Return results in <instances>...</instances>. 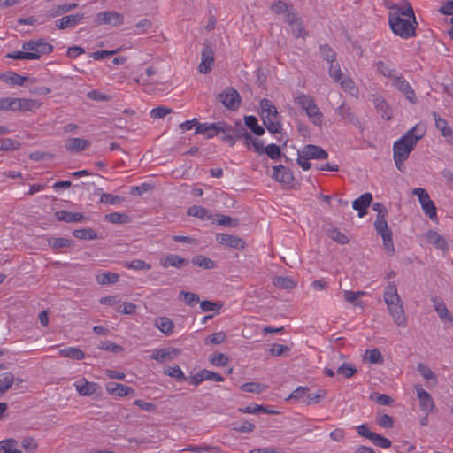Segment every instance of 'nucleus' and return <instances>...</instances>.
Segmentation results:
<instances>
[{
  "label": "nucleus",
  "mask_w": 453,
  "mask_h": 453,
  "mask_svg": "<svg viewBox=\"0 0 453 453\" xmlns=\"http://www.w3.org/2000/svg\"><path fill=\"white\" fill-rule=\"evenodd\" d=\"M388 24L395 35L403 39L415 36L418 22L411 4L405 2L404 8L402 11L389 12Z\"/></svg>",
  "instance_id": "nucleus-1"
},
{
  "label": "nucleus",
  "mask_w": 453,
  "mask_h": 453,
  "mask_svg": "<svg viewBox=\"0 0 453 453\" xmlns=\"http://www.w3.org/2000/svg\"><path fill=\"white\" fill-rule=\"evenodd\" d=\"M424 133L419 132L418 127H413L394 143V160L398 170L403 172V162L407 160L410 153L415 148L418 141L423 137Z\"/></svg>",
  "instance_id": "nucleus-2"
},
{
  "label": "nucleus",
  "mask_w": 453,
  "mask_h": 453,
  "mask_svg": "<svg viewBox=\"0 0 453 453\" xmlns=\"http://www.w3.org/2000/svg\"><path fill=\"white\" fill-rule=\"evenodd\" d=\"M383 297L395 324L400 327H406L407 318L403 302L397 292V287L394 282H389L385 288Z\"/></svg>",
  "instance_id": "nucleus-3"
},
{
  "label": "nucleus",
  "mask_w": 453,
  "mask_h": 453,
  "mask_svg": "<svg viewBox=\"0 0 453 453\" xmlns=\"http://www.w3.org/2000/svg\"><path fill=\"white\" fill-rule=\"evenodd\" d=\"M260 116L266 129L272 134L280 133L282 128L280 115L273 103L267 98H264L260 101Z\"/></svg>",
  "instance_id": "nucleus-4"
},
{
  "label": "nucleus",
  "mask_w": 453,
  "mask_h": 453,
  "mask_svg": "<svg viewBox=\"0 0 453 453\" xmlns=\"http://www.w3.org/2000/svg\"><path fill=\"white\" fill-rule=\"evenodd\" d=\"M295 103L303 111L311 121L316 126H321L323 122V113L320 111L312 96L305 94L298 95L295 98Z\"/></svg>",
  "instance_id": "nucleus-5"
},
{
  "label": "nucleus",
  "mask_w": 453,
  "mask_h": 453,
  "mask_svg": "<svg viewBox=\"0 0 453 453\" xmlns=\"http://www.w3.org/2000/svg\"><path fill=\"white\" fill-rule=\"evenodd\" d=\"M386 218L387 217L376 218L374 227L377 234L380 235L383 240V245L387 253L391 256L395 253V247L392 231L388 228Z\"/></svg>",
  "instance_id": "nucleus-6"
},
{
  "label": "nucleus",
  "mask_w": 453,
  "mask_h": 453,
  "mask_svg": "<svg viewBox=\"0 0 453 453\" xmlns=\"http://www.w3.org/2000/svg\"><path fill=\"white\" fill-rule=\"evenodd\" d=\"M232 130V126L225 122L199 123L196 128V134H203L206 138L211 139L219 133H229Z\"/></svg>",
  "instance_id": "nucleus-7"
},
{
  "label": "nucleus",
  "mask_w": 453,
  "mask_h": 453,
  "mask_svg": "<svg viewBox=\"0 0 453 453\" xmlns=\"http://www.w3.org/2000/svg\"><path fill=\"white\" fill-rule=\"evenodd\" d=\"M417 196L424 212L432 220L437 219L436 207L434 203L430 199L427 191L422 188H416L412 191Z\"/></svg>",
  "instance_id": "nucleus-8"
},
{
  "label": "nucleus",
  "mask_w": 453,
  "mask_h": 453,
  "mask_svg": "<svg viewBox=\"0 0 453 453\" xmlns=\"http://www.w3.org/2000/svg\"><path fill=\"white\" fill-rule=\"evenodd\" d=\"M41 103L30 98L9 97V111H32L39 109Z\"/></svg>",
  "instance_id": "nucleus-9"
},
{
  "label": "nucleus",
  "mask_w": 453,
  "mask_h": 453,
  "mask_svg": "<svg viewBox=\"0 0 453 453\" xmlns=\"http://www.w3.org/2000/svg\"><path fill=\"white\" fill-rule=\"evenodd\" d=\"M286 22L291 27L292 35L296 38L305 39L307 37L308 33L296 12H288L286 16Z\"/></svg>",
  "instance_id": "nucleus-10"
},
{
  "label": "nucleus",
  "mask_w": 453,
  "mask_h": 453,
  "mask_svg": "<svg viewBox=\"0 0 453 453\" xmlns=\"http://www.w3.org/2000/svg\"><path fill=\"white\" fill-rule=\"evenodd\" d=\"M22 49L28 53L37 54L39 59L42 55L50 54L53 50V46L45 42L43 39H38L23 42Z\"/></svg>",
  "instance_id": "nucleus-11"
},
{
  "label": "nucleus",
  "mask_w": 453,
  "mask_h": 453,
  "mask_svg": "<svg viewBox=\"0 0 453 453\" xmlns=\"http://www.w3.org/2000/svg\"><path fill=\"white\" fill-rule=\"evenodd\" d=\"M392 84L411 104H414L417 103L415 91L412 89L410 83L404 79L403 74L398 73L394 77Z\"/></svg>",
  "instance_id": "nucleus-12"
},
{
  "label": "nucleus",
  "mask_w": 453,
  "mask_h": 453,
  "mask_svg": "<svg viewBox=\"0 0 453 453\" xmlns=\"http://www.w3.org/2000/svg\"><path fill=\"white\" fill-rule=\"evenodd\" d=\"M214 64V50L209 42L203 43L201 63L198 70L201 73H208Z\"/></svg>",
  "instance_id": "nucleus-13"
},
{
  "label": "nucleus",
  "mask_w": 453,
  "mask_h": 453,
  "mask_svg": "<svg viewBox=\"0 0 453 453\" xmlns=\"http://www.w3.org/2000/svg\"><path fill=\"white\" fill-rule=\"evenodd\" d=\"M219 100L225 107L236 110L240 106L241 96L234 88H227L219 95Z\"/></svg>",
  "instance_id": "nucleus-14"
},
{
  "label": "nucleus",
  "mask_w": 453,
  "mask_h": 453,
  "mask_svg": "<svg viewBox=\"0 0 453 453\" xmlns=\"http://www.w3.org/2000/svg\"><path fill=\"white\" fill-rule=\"evenodd\" d=\"M298 156L303 159H326L328 153L319 146L308 144L298 152Z\"/></svg>",
  "instance_id": "nucleus-15"
},
{
  "label": "nucleus",
  "mask_w": 453,
  "mask_h": 453,
  "mask_svg": "<svg viewBox=\"0 0 453 453\" xmlns=\"http://www.w3.org/2000/svg\"><path fill=\"white\" fill-rule=\"evenodd\" d=\"M273 178L280 182L281 184L290 187L294 180V176L292 172L284 165H276L273 167Z\"/></svg>",
  "instance_id": "nucleus-16"
},
{
  "label": "nucleus",
  "mask_w": 453,
  "mask_h": 453,
  "mask_svg": "<svg viewBox=\"0 0 453 453\" xmlns=\"http://www.w3.org/2000/svg\"><path fill=\"white\" fill-rule=\"evenodd\" d=\"M216 241L222 245L233 249L241 250L245 247V242L242 238L232 234H217Z\"/></svg>",
  "instance_id": "nucleus-17"
},
{
  "label": "nucleus",
  "mask_w": 453,
  "mask_h": 453,
  "mask_svg": "<svg viewBox=\"0 0 453 453\" xmlns=\"http://www.w3.org/2000/svg\"><path fill=\"white\" fill-rule=\"evenodd\" d=\"M96 21L98 25L111 24L117 26L122 24L123 16L116 12H102L96 15Z\"/></svg>",
  "instance_id": "nucleus-18"
},
{
  "label": "nucleus",
  "mask_w": 453,
  "mask_h": 453,
  "mask_svg": "<svg viewBox=\"0 0 453 453\" xmlns=\"http://www.w3.org/2000/svg\"><path fill=\"white\" fill-rule=\"evenodd\" d=\"M417 396L419 400L420 409L428 415L434 409V403L431 395L422 388H417Z\"/></svg>",
  "instance_id": "nucleus-19"
},
{
  "label": "nucleus",
  "mask_w": 453,
  "mask_h": 453,
  "mask_svg": "<svg viewBox=\"0 0 453 453\" xmlns=\"http://www.w3.org/2000/svg\"><path fill=\"white\" fill-rule=\"evenodd\" d=\"M191 380L195 386H197L203 380H213L217 382H221L224 381V378L217 372L204 369L193 375Z\"/></svg>",
  "instance_id": "nucleus-20"
},
{
  "label": "nucleus",
  "mask_w": 453,
  "mask_h": 453,
  "mask_svg": "<svg viewBox=\"0 0 453 453\" xmlns=\"http://www.w3.org/2000/svg\"><path fill=\"white\" fill-rule=\"evenodd\" d=\"M84 18L83 13H76L68 16H65L55 22V26L58 29L73 28L77 26L81 20Z\"/></svg>",
  "instance_id": "nucleus-21"
},
{
  "label": "nucleus",
  "mask_w": 453,
  "mask_h": 453,
  "mask_svg": "<svg viewBox=\"0 0 453 453\" xmlns=\"http://www.w3.org/2000/svg\"><path fill=\"white\" fill-rule=\"evenodd\" d=\"M74 386L79 395L82 396L92 395L99 388L97 383L88 381L86 379L76 381Z\"/></svg>",
  "instance_id": "nucleus-22"
},
{
  "label": "nucleus",
  "mask_w": 453,
  "mask_h": 453,
  "mask_svg": "<svg viewBox=\"0 0 453 453\" xmlns=\"http://www.w3.org/2000/svg\"><path fill=\"white\" fill-rule=\"evenodd\" d=\"M372 201V196L371 193H365L353 202V209L358 211L360 218L366 214V210L370 206Z\"/></svg>",
  "instance_id": "nucleus-23"
},
{
  "label": "nucleus",
  "mask_w": 453,
  "mask_h": 453,
  "mask_svg": "<svg viewBox=\"0 0 453 453\" xmlns=\"http://www.w3.org/2000/svg\"><path fill=\"white\" fill-rule=\"evenodd\" d=\"M337 114L342 118V119L346 120L349 124L359 127L360 121L356 114L351 111V108L342 103L336 110Z\"/></svg>",
  "instance_id": "nucleus-24"
},
{
  "label": "nucleus",
  "mask_w": 453,
  "mask_h": 453,
  "mask_svg": "<svg viewBox=\"0 0 453 453\" xmlns=\"http://www.w3.org/2000/svg\"><path fill=\"white\" fill-rule=\"evenodd\" d=\"M189 261L186 258H182L178 255L170 254L166 256L165 258L160 260V265L164 268H167L169 266H173L178 269L183 268L188 265Z\"/></svg>",
  "instance_id": "nucleus-25"
},
{
  "label": "nucleus",
  "mask_w": 453,
  "mask_h": 453,
  "mask_svg": "<svg viewBox=\"0 0 453 453\" xmlns=\"http://www.w3.org/2000/svg\"><path fill=\"white\" fill-rule=\"evenodd\" d=\"M106 391L110 395H117V396H125L128 394H134V390L128 386L124 384L117 383V382H108L105 386Z\"/></svg>",
  "instance_id": "nucleus-26"
},
{
  "label": "nucleus",
  "mask_w": 453,
  "mask_h": 453,
  "mask_svg": "<svg viewBox=\"0 0 453 453\" xmlns=\"http://www.w3.org/2000/svg\"><path fill=\"white\" fill-rule=\"evenodd\" d=\"M426 240L429 243L433 244L435 248L445 250L448 249V243L444 237L438 234L436 231L429 230L426 234Z\"/></svg>",
  "instance_id": "nucleus-27"
},
{
  "label": "nucleus",
  "mask_w": 453,
  "mask_h": 453,
  "mask_svg": "<svg viewBox=\"0 0 453 453\" xmlns=\"http://www.w3.org/2000/svg\"><path fill=\"white\" fill-rule=\"evenodd\" d=\"M180 349L170 350L168 349H155L150 357L158 362L173 359L179 353Z\"/></svg>",
  "instance_id": "nucleus-28"
},
{
  "label": "nucleus",
  "mask_w": 453,
  "mask_h": 453,
  "mask_svg": "<svg viewBox=\"0 0 453 453\" xmlns=\"http://www.w3.org/2000/svg\"><path fill=\"white\" fill-rule=\"evenodd\" d=\"M55 216L59 221L67 223L81 222L84 219L83 214L81 212H72L65 210L57 211Z\"/></svg>",
  "instance_id": "nucleus-29"
},
{
  "label": "nucleus",
  "mask_w": 453,
  "mask_h": 453,
  "mask_svg": "<svg viewBox=\"0 0 453 453\" xmlns=\"http://www.w3.org/2000/svg\"><path fill=\"white\" fill-rule=\"evenodd\" d=\"M434 310L440 316V318L443 320L449 321L453 323V317L448 308L446 307L445 303L440 299L439 297H434L432 299Z\"/></svg>",
  "instance_id": "nucleus-30"
},
{
  "label": "nucleus",
  "mask_w": 453,
  "mask_h": 453,
  "mask_svg": "<svg viewBox=\"0 0 453 453\" xmlns=\"http://www.w3.org/2000/svg\"><path fill=\"white\" fill-rule=\"evenodd\" d=\"M154 326L163 334L170 335L173 332V321L167 317L157 318L154 321Z\"/></svg>",
  "instance_id": "nucleus-31"
},
{
  "label": "nucleus",
  "mask_w": 453,
  "mask_h": 453,
  "mask_svg": "<svg viewBox=\"0 0 453 453\" xmlns=\"http://www.w3.org/2000/svg\"><path fill=\"white\" fill-rule=\"evenodd\" d=\"M89 145V142L83 138H71L66 141L65 149L70 152H80Z\"/></svg>",
  "instance_id": "nucleus-32"
},
{
  "label": "nucleus",
  "mask_w": 453,
  "mask_h": 453,
  "mask_svg": "<svg viewBox=\"0 0 453 453\" xmlns=\"http://www.w3.org/2000/svg\"><path fill=\"white\" fill-rule=\"evenodd\" d=\"M374 106L382 119L389 120L392 118V110L388 104L382 97H376L373 101Z\"/></svg>",
  "instance_id": "nucleus-33"
},
{
  "label": "nucleus",
  "mask_w": 453,
  "mask_h": 453,
  "mask_svg": "<svg viewBox=\"0 0 453 453\" xmlns=\"http://www.w3.org/2000/svg\"><path fill=\"white\" fill-rule=\"evenodd\" d=\"M273 285L280 289H292L296 286V283L290 277L277 276L273 279Z\"/></svg>",
  "instance_id": "nucleus-34"
},
{
  "label": "nucleus",
  "mask_w": 453,
  "mask_h": 453,
  "mask_svg": "<svg viewBox=\"0 0 453 453\" xmlns=\"http://www.w3.org/2000/svg\"><path fill=\"white\" fill-rule=\"evenodd\" d=\"M14 380V375L11 372L0 375V396L12 388Z\"/></svg>",
  "instance_id": "nucleus-35"
},
{
  "label": "nucleus",
  "mask_w": 453,
  "mask_h": 453,
  "mask_svg": "<svg viewBox=\"0 0 453 453\" xmlns=\"http://www.w3.org/2000/svg\"><path fill=\"white\" fill-rule=\"evenodd\" d=\"M245 126L251 130L256 135L261 136L265 134L263 127L258 125L257 119L255 116H246L244 118Z\"/></svg>",
  "instance_id": "nucleus-36"
},
{
  "label": "nucleus",
  "mask_w": 453,
  "mask_h": 453,
  "mask_svg": "<svg viewBox=\"0 0 453 453\" xmlns=\"http://www.w3.org/2000/svg\"><path fill=\"white\" fill-rule=\"evenodd\" d=\"M187 214L200 219H210L211 218V215H210V212L206 208L197 205L189 207Z\"/></svg>",
  "instance_id": "nucleus-37"
},
{
  "label": "nucleus",
  "mask_w": 453,
  "mask_h": 453,
  "mask_svg": "<svg viewBox=\"0 0 453 453\" xmlns=\"http://www.w3.org/2000/svg\"><path fill=\"white\" fill-rule=\"evenodd\" d=\"M119 275L115 273L107 272L96 276V282L100 285H110L116 283Z\"/></svg>",
  "instance_id": "nucleus-38"
},
{
  "label": "nucleus",
  "mask_w": 453,
  "mask_h": 453,
  "mask_svg": "<svg viewBox=\"0 0 453 453\" xmlns=\"http://www.w3.org/2000/svg\"><path fill=\"white\" fill-rule=\"evenodd\" d=\"M1 79L7 83H10L12 85H19V86L24 85V82L28 80L27 77L19 75L16 73H12V72L4 73L1 76Z\"/></svg>",
  "instance_id": "nucleus-39"
},
{
  "label": "nucleus",
  "mask_w": 453,
  "mask_h": 453,
  "mask_svg": "<svg viewBox=\"0 0 453 453\" xmlns=\"http://www.w3.org/2000/svg\"><path fill=\"white\" fill-rule=\"evenodd\" d=\"M59 354L62 357H69L73 360H81L85 357V354L81 349H80L78 348H73V347H68V348L60 349Z\"/></svg>",
  "instance_id": "nucleus-40"
},
{
  "label": "nucleus",
  "mask_w": 453,
  "mask_h": 453,
  "mask_svg": "<svg viewBox=\"0 0 453 453\" xmlns=\"http://www.w3.org/2000/svg\"><path fill=\"white\" fill-rule=\"evenodd\" d=\"M77 6H78V4H76V3L58 5L57 7L50 10L48 14H49V17L55 18V17L60 16L62 14H65L72 10H74L75 8H77Z\"/></svg>",
  "instance_id": "nucleus-41"
},
{
  "label": "nucleus",
  "mask_w": 453,
  "mask_h": 453,
  "mask_svg": "<svg viewBox=\"0 0 453 453\" xmlns=\"http://www.w3.org/2000/svg\"><path fill=\"white\" fill-rule=\"evenodd\" d=\"M433 116L435 120V127L438 130L441 131L442 136L447 137L448 134H451L452 129L448 125L446 119L441 118L439 114L435 111L433 112Z\"/></svg>",
  "instance_id": "nucleus-42"
},
{
  "label": "nucleus",
  "mask_w": 453,
  "mask_h": 453,
  "mask_svg": "<svg viewBox=\"0 0 453 453\" xmlns=\"http://www.w3.org/2000/svg\"><path fill=\"white\" fill-rule=\"evenodd\" d=\"M339 82L341 84L342 89L353 96H357L358 88L356 87L355 82L350 77L346 76L343 79H341Z\"/></svg>",
  "instance_id": "nucleus-43"
},
{
  "label": "nucleus",
  "mask_w": 453,
  "mask_h": 453,
  "mask_svg": "<svg viewBox=\"0 0 453 453\" xmlns=\"http://www.w3.org/2000/svg\"><path fill=\"white\" fill-rule=\"evenodd\" d=\"M375 66L377 71L383 75L384 77L389 78L391 80L394 79L398 73L395 69L391 68L388 65H387L383 61H378L375 63Z\"/></svg>",
  "instance_id": "nucleus-44"
},
{
  "label": "nucleus",
  "mask_w": 453,
  "mask_h": 453,
  "mask_svg": "<svg viewBox=\"0 0 453 453\" xmlns=\"http://www.w3.org/2000/svg\"><path fill=\"white\" fill-rule=\"evenodd\" d=\"M74 237L81 240H96L98 238L97 234L92 228H81L73 232Z\"/></svg>",
  "instance_id": "nucleus-45"
},
{
  "label": "nucleus",
  "mask_w": 453,
  "mask_h": 453,
  "mask_svg": "<svg viewBox=\"0 0 453 453\" xmlns=\"http://www.w3.org/2000/svg\"><path fill=\"white\" fill-rule=\"evenodd\" d=\"M267 388L266 385L258 382H247L241 386L242 391L256 394L264 392Z\"/></svg>",
  "instance_id": "nucleus-46"
},
{
  "label": "nucleus",
  "mask_w": 453,
  "mask_h": 453,
  "mask_svg": "<svg viewBox=\"0 0 453 453\" xmlns=\"http://www.w3.org/2000/svg\"><path fill=\"white\" fill-rule=\"evenodd\" d=\"M365 358L369 361L371 364H378L381 365L384 362L383 356L380 349H372L365 351Z\"/></svg>",
  "instance_id": "nucleus-47"
},
{
  "label": "nucleus",
  "mask_w": 453,
  "mask_h": 453,
  "mask_svg": "<svg viewBox=\"0 0 453 453\" xmlns=\"http://www.w3.org/2000/svg\"><path fill=\"white\" fill-rule=\"evenodd\" d=\"M8 58L17 60H36L38 56L35 53H28L23 50V51H13L6 55Z\"/></svg>",
  "instance_id": "nucleus-48"
},
{
  "label": "nucleus",
  "mask_w": 453,
  "mask_h": 453,
  "mask_svg": "<svg viewBox=\"0 0 453 453\" xmlns=\"http://www.w3.org/2000/svg\"><path fill=\"white\" fill-rule=\"evenodd\" d=\"M192 262L194 265L203 267L204 269H212L216 266V264L213 260L203 255L196 256L193 258Z\"/></svg>",
  "instance_id": "nucleus-49"
},
{
  "label": "nucleus",
  "mask_w": 453,
  "mask_h": 453,
  "mask_svg": "<svg viewBox=\"0 0 453 453\" xmlns=\"http://www.w3.org/2000/svg\"><path fill=\"white\" fill-rule=\"evenodd\" d=\"M319 51L324 60L329 64L335 62L336 53L328 44L321 45Z\"/></svg>",
  "instance_id": "nucleus-50"
},
{
  "label": "nucleus",
  "mask_w": 453,
  "mask_h": 453,
  "mask_svg": "<svg viewBox=\"0 0 453 453\" xmlns=\"http://www.w3.org/2000/svg\"><path fill=\"white\" fill-rule=\"evenodd\" d=\"M105 219L112 224H125L129 222V217L126 213L119 212L106 214Z\"/></svg>",
  "instance_id": "nucleus-51"
},
{
  "label": "nucleus",
  "mask_w": 453,
  "mask_h": 453,
  "mask_svg": "<svg viewBox=\"0 0 453 453\" xmlns=\"http://www.w3.org/2000/svg\"><path fill=\"white\" fill-rule=\"evenodd\" d=\"M337 372L345 378H351L354 376L357 370L349 363H343L342 365L337 369Z\"/></svg>",
  "instance_id": "nucleus-52"
},
{
  "label": "nucleus",
  "mask_w": 453,
  "mask_h": 453,
  "mask_svg": "<svg viewBox=\"0 0 453 453\" xmlns=\"http://www.w3.org/2000/svg\"><path fill=\"white\" fill-rule=\"evenodd\" d=\"M16 445L17 441L14 439H9L0 442V447L3 449V453H22L20 450L15 448Z\"/></svg>",
  "instance_id": "nucleus-53"
},
{
  "label": "nucleus",
  "mask_w": 453,
  "mask_h": 453,
  "mask_svg": "<svg viewBox=\"0 0 453 453\" xmlns=\"http://www.w3.org/2000/svg\"><path fill=\"white\" fill-rule=\"evenodd\" d=\"M21 447L26 453H34L38 449V443L33 437H25L21 441Z\"/></svg>",
  "instance_id": "nucleus-54"
},
{
  "label": "nucleus",
  "mask_w": 453,
  "mask_h": 453,
  "mask_svg": "<svg viewBox=\"0 0 453 453\" xmlns=\"http://www.w3.org/2000/svg\"><path fill=\"white\" fill-rule=\"evenodd\" d=\"M181 296L186 304L189 306H194L200 302L199 296L195 293L180 291V297Z\"/></svg>",
  "instance_id": "nucleus-55"
},
{
  "label": "nucleus",
  "mask_w": 453,
  "mask_h": 453,
  "mask_svg": "<svg viewBox=\"0 0 453 453\" xmlns=\"http://www.w3.org/2000/svg\"><path fill=\"white\" fill-rule=\"evenodd\" d=\"M264 153H265L271 159L276 160L281 157L280 149L276 144H269L265 147Z\"/></svg>",
  "instance_id": "nucleus-56"
},
{
  "label": "nucleus",
  "mask_w": 453,
  "mask_h": 453,
  "mask_svg": "<svg viewBox=\"0 0 453 453\" xmlns=\"http://www.w3.org/2000/svg\"><path fill=\"white\" fill-rule=\"evenodd\" d=\"M374 445L388 449L391 446V441L386 437H383L376 433L373 434L370 440Z\"/></svg>",
  "instance_id": "nucleus-57"
},
{
  "label": "nucleus",
  "mask_w": 453,
  "mask_h": 453,
  "mask_svg": "<svg viewBox=\"0 0 453 453\" xmlns=\"http://www.w3.org/2000/svg\"><path fill=\"white\" fill-rule=\"evenodd\" d=\"M233 130L229 133L236 137V140L239 138H244V136L250 137V133L247 131L246 127L241 124V122H236L234 127H232Z\"/></svg>",
  "instance_id": "nucleus-58"
},
{
  "label": "nucleus",
  "mask_w": 453,
  "mask_h": 453,
  "mask_svg": "<svg viewBox=\"0 0 453 453\" xmlns=\"http://www.w3.org/2000/svg\"><path fill=\"white\" fill-rule=\"evenodd\" d=\"M165 374L173 379H176L177 380H186V377L183 372L178 365L169 367L167 370L165 371Z\"/></svg>",
  "instance_id": "nucleus-59"
},
{
  "label": "nucleus",
  "mask_w": 453,
  "mask_h": 453,
  "mask_svg": "<svg viewBox=\"0 0 453 453\" xmlns=\"http://www.w3.org/2000/svg\"><path fill=\"white\" fill-rule=\"evenodd\" d=\"M73 243V241L67 238H54L49 241V244L53 249H60L70 247Z\"/></svg>",
  "instance_id": "nucleus-60"
},
{
  "label": "nucleus",
  "mask_w": 453,
  "mask_h": 453,
  "mask_svg": "<svg viewBox=\"0 0 453 453\" xmlns=\"http://www.w3.org/2000/svg\"><path fill=\"white\" fill-rule=\"evenodd\" d=\"M376 422L383 428H392L394 426V420L388 414L377 415Z\"/></svg>",
  "instance_id": "nucleus-61"
},
{
  "label": "nucleus",
  "mask_w": 453,
  "mask_h": 453,
  "mask_svg": "<svg viewBox=\"0 0 453 453\" xmlns=\"http://www.w3.org/2000/svg\"><path fill=\"white\" fill-rule=\"evenodd\" d=\"M123 200L124 199L122 197L110 193H104L100 197V202L106 204H118Z\"/></svg>",
  "instance_id": "nucleus-62"
},
{
  "label": "nucleus",
  "mask_w": 453,
  "mask_h": 453,
  "mask_svg": "<svg viewBox=\"0 0 453 453\" xmlns=\"http://www.w3.org/2000/svg\"><path fill=\"white\" fill-rule=\"evenodd\" d=\"M98 348L103 350H107L112 353H119L123 350V348L111 341L102 342Z\"/></svg>",
  "instance_id": "nucleus-63"
},
{
  "label": "nucleus",
  "mask_w": 453,
  "mask_h": 453,
  "mask_svg": "<svg viewBox=\"0 0 453 453\" xmlns=\"http://www.w3.org/2000/svg\"><path fill=\"white\" fill-rule=\"evenodd\" d=\"M328 73L330 77L336 82H339L342 78V73L338 63L333 62L330 64Z\"/></svg>",
  "instance_id": "nucleus-64"
}]
</instances>
